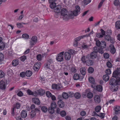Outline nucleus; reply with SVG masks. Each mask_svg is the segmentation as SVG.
<instances>
[{
	"label": "nucleus",
	"instance_id": "f257e3e1",
	"mask_svg": "<svg viewBox=\"0 0 120 120\" xmlns=\"http://www.w3.org/2000/svg\"><path fill=\"white\" fill-rule=\"evenodd\" d=\"M76 53V52L72 49L69 50L68 51L64 52V55L65 59L67 61L71 59V56Z\"/></svg>",
	"mask_w": 120,
	"mask_h": 120
},
{
	"label": "nucleus",
	"instance_id": "f03ea898",
	"mask_svg": "<svg viewBox=\"0 0 120 120\" xmlns=\"http://www.w3.org/2000/svg\"><path fill=\"white\" fill-rule=\"evenodd\" d=\"M120 79L119 77H117L116 78V83L111 86V90L113 91H116L120 87Z\"/></svg>",
	"mask_w": 120,
	"mask_h": 120
},
{
	"label": "nucleus",
	"instance_id": "7ed1b4c3",
	"mask_svg": "<svg viewBox=\"0 0 120 120\" xmlns=\"http://www.w3.org/2000/svg\"><path fill=\"white\" fill-rule=\"evenodd\" d=\"M61 14L63 19L65 20L68 19L70 17V13H68L67 10L65 8H63L61 10Z\"/></svg>",
	"mask_w": 120,
	"mask_h": 120
},
{
	"label": "nucleus",
	"instance_id": "20e7f679",
	"mask_svg": "<svg viewBox=\"0 0 120 120\" xmlns=\"http://www.w3.org/2000/svg\"><path fill=\"white\" fill-rule=\"evenodd\" d=\"M82 97L83 98H85L86 97L89 99H91L93 97V93L88 91V90H86L85 92H83L82 93Z\"/></svg>",
	"mask_w": 120,
	"mask_h": 120
},
{
	"label": "nucleus",
	"instance_id": "39448f33",
	"mask_svg": "<svg viewBox=\"0 0 120 120\" xmlns=\"http://www.w3.org/2000/svg\"><path fill=\"white\" fill-rule=\"evenodd\" d=\"M75 9L73 11L71 12V14L70 13V17L73 15L76 16L80 13V8L78 6H76L75 7Z\"/></svg>",
	"mask_w": 120,
	"mask_h": 120
},
{
	"label": "nucleus",
	"instance_id": "423d86ee",
	"mask_svg": "<svg viewBox=\"0 0 120 120\" xmlns=\"http://www.w3.org/2000/svg\"><path fill=\"white\" fill-rule=\"evenodd\" d=\"M37 38L36 36L32 37L29 41L30 47H32L37 42Z\"/></svg>",
	"mask_w": 120,
	"mask_h": 120
},
{
	"label": "nucleus",
	"instance_id": "0eeeda50",
	"mask_svg": "<svg viewBox=\"0 0 120 120\" xmlns=\"http://www.w3.org/2000/svg\"><path fill=\"white\" fill-rule=\"evenodd\" d=\"M64 52L62 51L59 53L57 55L56 59L58 62H61L64 60L63 55Z\"/></svg>",
	"mask_w": 120,
	"mask_h": 120
},
{
	"label": "nucleus",
	"instance_id": "6e6552de",
	"mask_svg": "<svg viewBox=\"0 0 120 120\" xmlns=\"http://www.w3.org/2000/svg\"><path fill=\"white\" fill-rule=\"evenodd\" d=\"M111 33V31L109 30H108L107 32V35H106L105 37V39L108 41H110L111 43L113 41V39H112L110 35Z\"/></svg>",
	"mask_w": 120,
	"mask_h": 120
},
{
	"label": "nucleus",
	"instance_id": "1a4fd4ad",
	"mask_svg": "<svg viewBox=\"0 0 120 120\" xmlns=\"http://www.w3.org/2000/svg\"><path fill=\"white\" fill-rule=\"evenodd\" d=\"M7 83L6 81L1 80L0 81V88L3 90H5L7 87Z\"/></svg>",
	"mask_w": 120,
	"mask_h": 120
},
{
	"label": "nucleus",
	"instance_id": "9d476101",
	"mask_svg": "<svg viewBox=\"0 0 120 120\" xmlns=\"http://www.w3.org/2000/svg\"><path fill=\"white\" fill-rule=\"evenodd\" d=\"M112 77L116 78L118 77L120 78V68H118L116 70L114 71L112 74Z\"/></svg>",
	"mask_w": 120,
	"mask_h": 120
},
{
	"label": "nucleus",
	"instance_id": "9b49d317",
	"mask_svg": "<svg viewBox=\"0 0 120 120\" xmlns=\"http://www.w3.org/2000/svg\"><path fill=\"white\" fill-rule=\"evenodd\" d=\"M89 55H87L86 56H83L81 58L82 62L84 63H86L88 60L89 59Z\"/></svg>",
	"mask_w": 120,
	"mask_h": 120
},
{
	"label": "nucleus",
	"instance_id": "f8f14e48",
	"mask_svg": "<svg viewBox=\"0 0 120 120\" xmlns=\"http://www.w3.org/2000/svg\"><path fill=\"white\" fill-rule=\"evenodd\" d=\"M109 47L111 53L113 54L115 53L116 52V49L113 45L112 44L110 45Z\"/></svg>",
	"mask_w": 120,
	"mask_h": 120
},
{
	"label": "nucleus",
	"instance_id": "ddd939ff",
	"mask_svg": "<svg viewBox=\"0 0 120 120\" xmlns=\"http://www.w3.org/2000/svg\"><path fill=\"white\" fill-rule=\"evenodd\" d=\"M94 100L96 103H99L101 101V100L100 96L98 95H95L94 97Z\"/></svg>",
	"mask_w": 120,
	"mask_h": 120
},
{
	"label": "nucleus",
	"instance_id": "4468645a",
	"mask_svg": "<svg viewBox=\"0 0 120 120\" xmlns=\"http://www.w3.org/2000/svg\"><path fill=\"white\" fill-rule=\"evenodd\" d=\"M88 80L89 82L93 84L91 86L93 88H94L95 87L94 82L95 80L94 78L91 76L90 77L88 78Z\"/></svg>",
	"mask_w": 120,
	"mask_h": 120
},
{
	"label": "nucleus",
	"instance_id": "2eb2a0df",
	"mask_svg": "<svg viewBox=\"0 0 120 120\" xmlns=\"http://www.w3.org/2000/svg\"><path fill=\"white\" fill-rule=\"evenodd\" d=\"M61 6L60 5H58L55 8L54 10V11L56 13H59L61 10Z\"/></svg>",
	"mask_w": 120,
	"mask_h": 120
},
{
	"label": "nucleus",
	"instance_id": "dca6fc26",
	"mask_svg": "<svg viewBox=\"0 0 120 120\" xmlns=\"http://www.w3.org/2000/svg\"><path fill=\"white\" fill-rule=\"evenodd\" d=\"M27 94L29 95H33L34 96H37L38 94L37 93L34 92L33 93L30 90H27Z\"/></svg>",
	"mask_w": 120,
	"mask_h": 120
},
{
	"label": "nucleus",
	"instance_id": "f3484780",
	"mask_svg": "<svg viewBox=\"0 0 120 120\" xmlns=\"http://www.w3.org/2000/svg\"><path fill=\"white\" fill-rule=\"evenodd\" d=\"M21 116L23 118H26L27 115V112L25 110H22L21 113Z\"/></svg>",
	"mask_w": 120,
	"mask_h": 120
},
{
	"label": "nucleus",
	"instance_id": "a211bd4d",
	"mask_svg": "<svg viewBox=\"0 0 120 120\" xmlns=\"http://www.w3.org/2000/svg\"><path fill=\"white\" fill-rule=\"evenodd\" d=\"M58 104L59 107L60 108H63L65 104L64 102L61 100H60L58 101Z\"/></svg>",
	"mask_w": 120,
	"mask_h": 120
},
{
	"label": "nucleus",
	"instance_id": "6ab92c4d",
	"mask_svg": "<svg viewBox=\"0 0 120 120\" xmlns=\"http://www.w3.org/2000/svg\"><path fill=\"white\" fill-rule=\"evenodd\" d=\"M97 56V53L95 52H93L90 53V58L92 59H94L96 58Z\"/></svg>",
	"mask_w": 120,
	"mask_h": 120
},
{
	"label": "nucleus",
	"instance_id": "aec40b11",
	"mask_svg": "<svg viewBox=\"0 0 120 120\" xmlns=\"http://www.w3.org/2000/svg\"><path fill=\"white\" fill-rule=\"evenodd\" d=\"M33 101L35 104L37 105H39L40 103V101L39 99L37 98H33L32 99Z\"/></svg>",
	"mask_w": 120,
	"mask_h": 120
},
{
	"label": "nucleus",
	"instance_id": "412c9836",
	"mask_svg": "<svg viewBox=\"0 0 120 120\" xmlns=\"http://www.w3.org/2000/svg\"><path fill=\"white\" fill-rule=\"evenodd\" d=\"M19 63V60L17 59L14 60L12 62V64L14 66H16Z\"/></svg>",
	"mask_w": 120,
	"mask_h": 120
},
{
	"label": "nucleus",
	"instance_id": "4be33fe9",
	"mask_svg": "<svg viewBox=\"0 0 120 120\" xmlns=\"http://www.w3.org/2000/svg\"><path fill=\"white\" fill-rule=\"evenodd\" d=\"M114 110L115 114H117L120 110V107L118 106H116L114 108Z\"/></svg>",
	"mask_w": 120,
	"mask_h": 120
},
{
	"label": "nucleus",
	"instance_id": "5701e85b",
	"mask_svg": "<svg viewBox=\"0 0 120 120\" xmlns=\"http://www.w3.org/2000/svg\"><path fill=\"white\" fill-rule=\"evenodd\" d=\"M96 89L98 92H101L102 91L103 89L101 85H98L96 86Z\"/></svg>",
	"mask_w": 120,
	"mask_h": 120
},
{
	"label": "nucleus",
	"instance_id": "b1692460",
	"mask_svg": "<svg viewBox=\"0 0 120 120\" xmlns=\"http://www.w3.org/2000/svg\"><path fill=\"white\" fill-rule=\"evenodd\" d=\"M80 72L82 75H85L86 74V69L84 68H82L80 69Z\"/></svg>",
	"mask_w": 120,
	"mask_h": 120
},
{
	"label": "nucleus",
	"instance_id": "393cba45",
	"mask_svg": "<svg viewBox=\"0 0 120 120\" xmlns=\"http://www.w3.org/2000/svg\"><path fill=\"white\" fill-rule=\"evenodd\" d=\"M91 2V0H84L82 2V4L84 6L87 5Z\"/></svg>",
	"mask_w": 120,
	"mask_h": 120
},
{
	"label": "nucleus",
	"instance_id": "a878e982",
	"mask_svg": "<svg viewBox=\"0 0 120 120\" xmlns=\"http://www.w3.org/2000/svg\"><path fill=\"white\" fill-rule=\"evenodd\" d=\"M62 96L63 98L65 99H67L68 97V94L66 92H64L62 94Z\"/></svg>",
	"mask_w": 120,
	"mask_h": 120
},
{
	"label": "nucleus",
	"instance_id": "bb28decb",
	"mask_svg": "<svg viewBox=\"0 0 120 120\" xmlns=\"http://www.w3.org/2000/svg\"><path fill=\"white\" fill-rule=\"evenodd\" d=\"M45 90L41 89H40L38 90V93L41 95H43L45 94Z\"/></svg>",
	"mask_w": 120,
	"mask_h": 120
},
{
	"label": "nucleus",
	"instance_id": "cd10ccee",
	"mask_svg": "<svg viewBox=\"0 0 120 120\" xmlns=\"http://www.w3.org/2000/svg\"><path fill=\"white\" fill-rule=\"evenodd\" d=\"M22 37L24 39H28L29 38V36L27 34H24L22 35Z\"/></svg>",
	"mask_w": 120,
	"mask_h": 120
},
{
	"label": "nucleus",
	"instance_id": "c85d7f7f",
	"mask_svg": "<svg viewBox=\"0 0 120 120\" xmlns=\"http://www.w3.org/2000/svg\"><path fill=\"white\" fill-rule=\"evenodd\" d=\"M25 75L28 77H30L32 75V72L30 70L27 71L26 72Z\"/></svg>",
	"mask_w": 120,
	"mask_h": 120
},
{
	"label": "nucleus",
	"instance_id": "c756f323",
	"mask_svg": "<svg viewBox=\"0 0 120 120\" xmlns=\"http://www.w3.org/2000/svg\"><path fill=\"white\" fill-rule=\"evenodd\" d=\"M106 42L104 41H102L101 42L100 46L102 48H104L106 47Z\"/></svg>",
	"mask_w": 120,
	"mask_h": 120
},
{
	"label": "nucleus",
	"instance_id": "7c9ffc66",
	"mask_svg": "<svg viewBox=\"0 0 120 120\" xmlns=\"http://www.w3.org/2000/svg\"><path fill=\"white\" fill-rule=\"evenodd\" d=\"M104 80L105 81H107L109 79V77L107 75H104L103 77Z\"/></svg>",
	"mask_w": 120,
	"mask_h": 120
},
{
	"label": "nucleus",
	"instance_id": "2f4dec72",
	"mask_svg": "<svg viewBox=\"0 0 120 120\" xmlns=\"http://www.w3.org/2000/svg\"><path fill=\"white\" fill-rule=\"evenodd\" d=\"M85 35H84L79 36L75 39V41L77 42L78 41H79L82 38H83L85 37Z\"/></svg>",
	"mask_w": 120,
	"mask_h": 120
},
{
	"label": "nucleus",
	"instance_id": "473e14b6",
	"mask_svg": "<svg viewBox=\"0 0 120 120\" xmlns=\"http://www.w3.org/2000/svg\"><path fill=\"white\" fill-rule=\"evenodd\" d=\"M36 113L34 111H32L30 112V115L31 118H33L36 115Z\"/></svg>",
	"mask_w": 120,
	"mask_h": 120
},
{
	"label": "nucleus",
	"instance_id": "72a5a7b5",
	"mask_svg": "<svg viewBox=\"0 0 120 120\" xmlns=\"http://www.w3.org/2000/svg\"><path fill=\"white\" fill-rule=\"evenodd\" d=\"M42 57H43L42 55L40 54L36 56V58L38 61H41Z\"/></svg>",
	"mask_w": 120,
	"mask_h": 120
},
{
	"label": "nucleus",
	"instance_id": "f704fd0d",
	"mask_svg": "<svg viewBox=\"0 0 120 120\" xmlns=\"http://www.w3.org/2000/svg\"><path fill=\"white\" fill-rule=\"evenodd\" d=\"M93 61L91 60H88L86 64L89 66H91L93 64Z\"/></svg>",
	"mask_w": 120,
	"mask_h": 120
},
{
	"label": "nucleus",
	"instance_id": "c9c22d12",
	"mask_svg": "<svg viewBox=\"0 0 120 120\" xmlns=\"http://www.w3.org/2000/svg\"><path fill=\"white\" fill-rule=\"evenodd\" d=\"M75 97L77 99H79L81 97V95L80 93L79 92H77L75 94Z\"/></svg>",
	"mask_w": 120,
	"mask_h": 120
},
{
	"label": "nucleus",
	"instance_id": "e433bc0d",
	"mask_svg": "<svg viewBox=\"0 0 120 120\" xmlns=\"http://www.w3.org/2000/svg\"><path fill=\"white\" fill-rule=\"evenodd\" d=\"M115 26L116 28L120 29V21H118L116 22Z\"/></svg>",
	"mask_w": 120,
	"mask_h": 120
},
{
	"label": "nucleus",
	"instance_id": "4c0bfd02",
	"mask_svg": "<svg viewBox=\"0 0 120 120\" xmlns=\"http://www.w3.org/2000/svg\"><path fill=\"white\" fill-rule=\"evenodd\" d=\"M48 111L49 113L51 114H52L54 112V109L49 107L48 108Z\"/></svg>",
	"mask_w": 120,
	"mask_h": 120
},
{
	"label": "nucleus",
	"instance_id": "58836bf2",
	"mask_svg": "<svg viewBox=\"0 0 120 120\" xmlns=\"http://www.w3.org/2000/svg\"><path fill=\"white\" fill-rule=\"evenodd\" d=\"M50 7L52 9H53L56 7V4L55 3H50Z\"/></svg>",
	"mask_w": 120,
	"mask_h": 120
},
{
	"label": "nucleus",
	"instance_id": "ea45409f",
	"mask_svg": "<svg viewBox=\"0 0 120 120\" xmlns=\"http://www.w3.org/2000/svg\"><path fill=\"white\" fill-rule=\"evenodd\" d=\"M56 107V105L54 102H52L51 105V107L54 109H55Z\"/></svg>",
	"mask_w": 120,
	"mask_h": 120
},
{
	"label": "nucleus",
	"instance_id": "a19ab883",
	"mask_svg": "<svg viewBox=\"0 0 120 120\" xmlns=\"http://www.w3.org/2000/svg\"><path fill=\"white\" fill-rule=\"evenodd\" d=\"M45 68L47 69H50V64L49 62H47L44 64V66Z\"/></svg>",
	"mask_w": 120,
	"mask_h": 120
},
{
	"label": "nucleus",
	"instance_id": "79ce46f5",
	"mask_svg": "<svg viewBox=\"0 0 120 120\" xmlns=\"http://www.w3.org/2000/svg\"><path fill=\"white\" fill-rule=\"evenodd\" d=\"M94 71L93 68L91 67H89L88 69V72L90 73H92L94 72Z\"/></svg>",
	"mask_w": 120,
	"mask_h": 120
},
{
	"label": "nucleus",
	"instance_id": "37998d69",
	"mask_svg": "<svg viewBox=\"0 0 120 120\" xmlns=\"http://www.w3.org/2000/svg\"><path fill=\"white\" fill-rule=\"evenodd\" d=\"M101 107L100 105H98L95 108V111L97 112H98L100 111L101 109Z\"/></svg>",
	"mask_w": 120,
	"mask_h": 120
},
{
	"label": "nucleus",
	"instance_id": "c03bdc74",
	"mask_svg": "<svg viewBox=\"0 0 120 120\" xmlns=\"http://www.w3.org/2000/svg\"><path fill=\"white\" fill-rule=\"evenodd\" d=\"M116 83V81H115L114 79H112L110 81L109 84L110 85H113L114 84V83Z\"/></svg>",
	"mask_w": 120,
	"mask_h": 120
},
{
	"label": "nucleus",
	"instance_id": "a18cd8bd",
	"mask_svg": "<svg viewBox=\"0 0 120 120\" xmlns=\"http://www.w3.org/2000/svg\"><path fill=\"white\" fill-rule=\"evenodd\" d=\"M73 78L74 80H77L79 79V77L78 74H75L74 75Z\"/></svg>",
	"mask_w": 120,
	"mask_h": 120
},
{
	"label": "nucleus",
	"instance_id": "49530a36",
	"mask_svg": "<svg viewBox=\"0 0 120 120\" xmlns=\"http://www.w3.org/2000/svg\"><path fill=\"white\" fill-rule=\"evenodd\" d=\"M42 111L44 112H46L48 110L47 108L45 106H42L41 108Z\"/></svg>",
	"mask_w": 120,
	"mask_h": 120
},
{
	"label": "nucleus",
	"instance_id": "de8ad7c7",
	"mask_svg": "<svg viewBox=\"0 0 120 120\" xmlns=\"http://www.w3.org/2000/svg\"><path fill=\"white\" fill-rule=\"evenodd\" d=\"M46 96L48 97H51L52 95V94L49 91H47L46 93Z\"/></svg>",
	"mask_w": 120,
	"mask_h": 120
},
{
	"label": "nucleus",
	"instance_id": "09e8293b",
	"mask_svg": "<svg viewBox=\"0 0 120 120\" xmlns=\"http://www.w3.org/2000/svg\"><path fill=\"white\" fill-rule=\"evenodd\" d=\"M105 0H101L98 6V8H100L102 5V4L105 1Z\"/></svg>",
	"mask_w": 120,
	"mask_h": 120
},
{
	"label": "nucleus",
	"instance_id": "8fccbe9b",
	"mask_svg": "<svg viewBox=\"0 0 120 120\" xmlns=\"http://www.w3.org/2000/svg\"><path fill=\"white\" fill-rule=\"evenodd\" d=\"M61 116L62 117H64L66 115V112L64 110L60 112Z\"/></svg>",
	"mask_w": 120,
	"mask_h": 120
},
{
	"label": "nucleus",
	"instance_id": "3c124183",
	"mask_svg": "<svg viewBox=\"0 0 120 120\" xmlns=\"http://www.w3.org/2000/svg\"><path fill=\"white\" fill-rule=\"evenodd\" d=\"M4 47V43L1 42L0 43V49L1 50H3Z\"/></svg>",
	"mask_w": 120,
	"mask_h": 120
},
{
	"label": "nucleus",
	"instance_id": "603ef678",
	"mask_svg": "<svg viewBox=\"0 0 120 120\" xmlns=\"http://www.w3.org/2000/svg\"><path fill=\"white\" fill-rule=\"evenodd\" d=\"M106 65L107 67L109 68H110L112 67V65L111 63V62H110L109 61H108L106 63Z\"/></svg>",
	"mask_w": 120,
	"mask_h": 120
},
{
	"label": "nucleus",
	"instance_id": "864d4df0",
	"mask_svg": "<svg viewBox=\"0 0 120 120\" xmlns=\"http://www.w3.org/2000/svg\"><path fill=\"white\" fill-rule=\"evenodd\" d=\"M113 4L115 6H118L119 4V1L118 0H114L113 1Z\"/></svg>",
	"mask_w": 120,
	"mask_h": 120
},
{
	"label": "nucleus",
	"instance_id": "5fc2aeb1",
	"mask_svg": "<svg viewBox=\"0 0 120 120\" xmlns=\"http://www.w3.org/2000/svg\"><path fill=\"white\" fill-rule=\"evenodd\" d=\"M26 59V57L25 56H23L20 57L21 61L23 62Z\"/></svg>",
	"mask_w": 120,
	"mask_h": 120
},
{
	"label": "nucleus",
	"instance_id": "6e6d98bb",
	"mask_svg": "<svg viewBox=\"0 0 120 120\" xmlns=\"http://www.w3.org/2000/svg\"><path fill=\"white\" fill-rule=\"evenodd\" d=\"M105 72L107 75H110L111 73V72L110 70L109 69H107L105 71Z\"/></svg>",
	"mask_w": 120,
	"mask_h": 120
},
{
	"label": "nucleus",
	"instance_id": "4d7b16f0",
	"mask_svg": "<svg viewBox=\"0 0 120 120\" xmlns=\"http://www.w3.org/2000/svg\"><path fill=\"white\" fill-rule=\"evenodd\" d=\"M39 67L37 66L36 64H35L34 67V69L35 71H37L39 68Z\"/></svg>",
	"mask_w": 120,
	"mask_h": 120
},
{
	"label": "nucleus",
	"instance_id": "13d9d810",
	"mask_svg": "<svg viewBox=\"0 0 120 120\" xmlns=\"http://www.w3.org/2000/svg\"><path fill=\"white\" fill-rule=\"evenodd\" d=\"M4 75V72L1 70H0V78L3 77Z\"/></svg>",
	"mask_w": 120,
	"mask_h": 120
},
{
	"label": "nucleus",
	"instance_id": "bf43d9fd",
	"mask_svg": "<svg viewBox=\"0 0 120 120\" xmlns=\"http://www.w3.org/2000/svg\"><path fill=\"white\" fill-rule=\"evenodd\" d=\"M101 33H99L101 34V35H102L103 37L105 35V31L102 29H101Z\"/></svg>",
	"mask_w": 120,
	"mask_h": 120
},
{
	"label": "nucleus",
	"instance_id": "052dcab7",
	"mask_svg": "<svg viewBox=\"0 0 120 120\" xmlns=\"http://www.w3.org/2000/svg\"><path fill=\"white\" fill-rule=\"evenodd\" d=\"M103 56L105 58L108 59L109 57V55L107 53H105L104 54Z\"/></svg>",
	"mask_w": 120,
	"mask_h": 120
},
{
	"label": "nucleus",
	"instance_id": "680f3d73",
	"mask_svg": "<svg viewBox=\"0 0 120 120\" xmlns=\"http://www.w3.org/2000/svg\"><path fill=\"white\" fill-rule=\"evenodd\" d=\"M81 47L82 48L85 49L88 48L89 47V45H87L86 44H83L82 45Z\"/></svg>",
	"mask_w": 120,
	"mask_h": 120
},
{
	"label": "nucleus",
	"instance_id": "e2e57ef3",
	"mask_svg": "<svg viewBox=\"0 0 120 120\" xmlns=\"http://www.w3.org/2000/svg\"><path fill=\"white\" fill-rule=\"evenodd\" d=\"M71 71L73 73H74L76 71V70L74 67H72L71 69Z\"/></svg>",
	"mask_w": 120,
	"mask_h": 120
},
{
	"label": "nucleus",
	"instance_id": "0e129e2a",
	"mask_svg": "<svg viewBox=\"0 0 120 120\" xmlns=\"http://www.w3.org/2000/svg\"><path fill=\"white\" fill-rule=\"evenodd\" d=\"M22 23H20L17 22L16 23V25L17 27L19 28L22 27Z\"/></svg>",
	"mask_w": 120,
	"mask_h": 120
},
{
	"label": "nucleus",
	"instance_id": "69168bd1",
	"mask_svg": "<svg viewBox=\"0 0 120 120\" xmlns=\"http://www.w3.org/2000/svg\"><path fill=\"white\" fill-rule=\"evenodd\" d=\"M4 58L3 54L1 53L0 52V61L2 60Z\"/></svg>",
	"mask_w": 120,
	"mask_h": 120
},
{
	"label": "nucleus",
	"instance_id": "338daca9",
	"mask_svg": "<svg viewBox=\"0 0 120 120\" xmlns=\"http://www.w3.org/2000/svg\"><path fill=\"white\" fill-rule=\"evenodd\" d=\"M101 42H100L99 40H97L96 41V44L98 46H101Z\"/></svg>",
	"mask_w": 120,
	"mask_h": 120
},
{
	"label": "nucleus",
	"instance_id": "774afa93",
	"mask_svg": "<svg viewBox=\"0 0 120 120\" xmlns=\"http://www.w3.org/2000/svg\"><path fill=\"white\" fill-rule=\"evenodd\" d=\"M98 52L102 54L104 53V51L102 48H100L98 50Z\"/></svg>",
	"mask_w": 120,
	"mask_h": 120
}]
</instances>
